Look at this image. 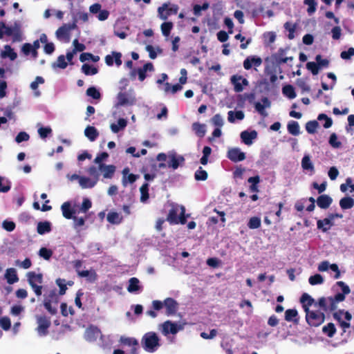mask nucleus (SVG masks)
I'll list each match as a JSON object with an SVG mask.
<instances>
[{"instance_id": "nucleus-1", "label": "nucleus", "mask_w": 354, "mask_h": 354, "mask_svg": "<svg viewBox=\"0 0 354 354\" xmlns=\"http://www.w3.org/2000/svg\"><path fill=\"white\" fill-rule=\"evenodd\" d=\"M158 328L161 333L164 336L167 337V339L171 343H174L175 342L174 335L177 334L179 331L183 330L184 328V325L179 322H174L167 320L163 322L162 324H160Z\"/></svg>"}, {"instance_id": "nucleus-2", "label": "nucleus", "mask_w": 354, "mask_h": 354, "mask_svg": "<svg viewBox=\"0 0 354 354\" xmlns=\"http://www.w3.org/2000/svg\"><path fill=\"white\" fill-rule=\"evenodd\" d=\"M141 344L145 351L153 353L160 346V338L156 333L148 332L142 336Z\"/></svg>"}, {"instance_id": "nucleus-3", "label": "nucleus", "mask_w": 354, "mask_h": 354, "mask_svg": "<svg viewBox=\"0 0 354 354\" xmlns=\"http://www.w3.org/2000/svg\"><path fill=\"white\" fill-rule=\"evenodd\" d=\"M306 320L307 323L311 326H319L321 325L325 319L324 312L313 308L311 310H306Z\"/></svg>"}, {"instance_id": "nucleus-4", "label": "nucleus", "mask_w": 354, "mask_h": 354, "mask_svg": "<svg viewBox=\"0 0 354 354\" xmlns=\"http://www.w3.org/2000/svg\"><path fill=\"white\" fill-rule=\"evenodd\" d=\"M185 213V209L183 206L174 207L169 212L167 220L171 224H185L186 223Z\"/></svg>"}, {"instance_id": "nucleus-5", "label": "nucleus", "mask_w": 354, "mask_h": 354, "mask_svg": "<svg viewBox=\"0 0 354 354\" xmlns=\"http://www.w3.org/2000/svg\"><path fill=\"white\" fill-rule=\"evenodd\" d=\"M28 281L35 293L37 296H40L42 293V286L41 284L43 282V276L41 274H36L34 272H29L27 273Z\"/></svg>"}, {"instance_id": "nucleus-6", "label": "nucleus", "mask_w": 354, "mask_h": 354, "mask_svg": "<svg viewBox=\"0 0 354 354\" xmlns=\"http://www.w3.org/2000/svg\"><path fill=\"white\" fill-rule=\"evenodd\" d=\"M178 10L177 5L166 2L158 8V16L162 20H166L169 16L177 14Z\"/></svg>"}, {"instance_id": "nucleus-7", "label": "nucleus", "mask_w": 354, "mask_h": 354, "mask_svg": "<svg viewBox=\"0 0 354 354\" xmlns=\"http://www.w3.org/2000/svg\"><path fill=\"white\" fill-rule=\"evenodd\" d=\"M3 31V35L11 36L12 42H17L22 40L20 28L16 24L14 26H7L5 24L0 25Z\"/></svg>"}, {"instance_id": "nucleus-8", "label": "nucleus", "mask_w": 354, "mask_h": 354, "mask_svg": "<svg viewBox=\"0 0 354 354\" xmlns=\"http://www.w3.org/2000/svg\"><path fill=\"white\" fill-rule=\"evenodd\" d=\"M118 104L120 106H132L136 104V99L133 90H129V93L119 92L117 96Z\"/></svg>"}, {"instance_id": "nucleus-9", "label": "nucleus", "mask_w": 354, "mask_h": 354, "mask_svg": "<svg viewBox=\"0 0 354 354\" xmlns=\"http://www.w3.org/2000/svg\"><path fill=\"white\" fill-rule=\"evenodd\" d=\"M37 327L36 330L37 334L40 337L47 335L48 333V328L50 326V321L45 316H37Z\"/></svg>"}, {"instance_id": "nucleus-10", "label": "nucleus", "mask_w": 354, "mask_h": 354, "mask_svg": "<svg viewBox=\"0 0 354 354\" xmlns=\"http://www.w3.org/2000/svg\"><path fill=\"white\" fill-rule=\"evenodd\" d=\"M184 162L185 158L183 156L178 155L174 151L168 153L167 167L171 168L173 170L177 169Z\"/></svg>"}, {"instance_id": "nucleus-11", "label": "nucleus", "mask_w": 354, "mask_h": 354, "mask_svg": "<svg viewBox=\"0 0 354 354\" xmlns=\"http://www.w3.org/2000/svg\"><path fill=\"white\" fill-rule=\"evenodd\" d=\"M320 308L324 311H333L336 309L337 306H334V299L332 297H322L319 299L318 302L314 304V308L318 309Z\"/></svg>"}, {"instance_id": "nucleus-12", "label": "nucleus", "mask_w": 354, "mask_h": 354, "mask_svg": "<svg viewBox=\"0 0 354 354\" xmlns=\"http://www.w3.org/2000/svg\"><path fill=\"white\" fill-rule=\"evenodd\" d=\"M271 106V102L269 99L266 97H264L261 99V102H256L254 103L255 110L263 117L266 118L268 115V112L266 111V109L270 108Z\"/></svg>"}, {"instance_id": "nucleus-13", "label": "nucleus", "mask_w": 354, "mask_h": 354, "mask_svg": "<svg viewBox=\"0 0 354 354\" xmlns=\"http://www.w3.org/2000/svg\"><path fill=\"white\" fill-rule=\"evenodd\" d=\"M227 157L232 162H241L245 159V153L238 147L229 149Z\"/></svg>"}, {"instance_id": "nucleus-14", "label": "nucleus", "mask_w": 354, "mask_h": 354, "mask_svg": "<svg viewBox=\"0 0 354 354\" xmlns=\"http://www.w3.org/2000/svg\"><path fill=\"white\" fill-rule=\"evenodd\" d=\"M232 84L234 85V89L236 92L243 91V86L248 85V81L241 75H233L231 77Z\"/></svg>"}, {"instance_id": "nucleus-15", "label": "nucleus", "mask_w": 354, "mask_h": 354, "mask_svg": "<svg viewBox=\"0 0 354 354\" xmlns=\"http://www.w3.org/2000/svg\"><path fill=\"white\" fill-rule=\"evenodd\" d=\"M76 27V24H66L59 28L56 31V37L58 39L68 38L69 32Z\"/></svg>"}, {"instance_id": "nucleus-16", "label": "nucleus", "mask_w": 354, "mask_h": 354, "mask_svg": "<svg viewBox=\"0 0 354 354\" xmlns=\"http://www.w3.org/2000/svg\"><path fill=\"white\" fill-rule=\"evenodd\" d=\"M120 342L130 347L131 354L138 353V341L136 338L122 336Z\"/></svg>"}, {"instance_id": "nucleus-17", "label": "nucleus", "mask_w": 354, "mask_h": 354, "mask_svg": "<svg viewBox=\"0 0 354 354\" xmlns=\"http://www.w3.org/2000/svg\"><path fill=\"white\" fill-rule=\"evenodd\" d=\"M336 285L341 288L342 291V293H337L335 295L333 299H334V306H337V303L342 301L345 299V295L348 294L350 292L349 287L345 284L343 281H338L336 283Z\"/></svg>"}, {"instance_id": "nucleus-18", "label": "nucleus", "mask_w": 354, "mask_h": 354, "mask_svg": "<svg viewBox=\"0 0 354 354\" xmlns=\"http://www.w3.org/2000/svg\"><path fill=\"white\" fill-rule=\"evenodd\" d=\"M102 336L100 330L95 326L88 328L84 334V338L86 341L92 342Z\"/></svg>"}, {"instance_id": "nucleus-19", "label": "nucleus", "mask_w": 354, "mask_h": 354, "mask_svg": "<svg viewBox=\"0 0 354 354\" xmlns=\"http://www.w3.org/2000/svg\"><path fill=\"white\" fill-rule=\"evenodd\" d=\"M301 168L304 171L312 175L315 173L314 164L310 159V156L308 154H305L301 159Z\"/></svg>"}, {"instance_id": "nucleus-20", "label": "nucleus", "mask_w": 354, "mask_h": 354, "mask_svg": "<svg viewBox=\"0 0 354 354\" xmlns=\"http://www.w3.org/2000/svg\"><path fill=\"white\" fill-rule=\"evenodd\" d=\"M164 306L168 316L174 315L178 310V303L172 298L168 297L164 300Z\"/></svg>"}, {"instance_id": "nucleus-21", "label": "nucleus", "mask_w": 354, "mask_h": 354, "mask_svg": "<svg viewBox=\"0 0 354 354\" xmlns=\"http://www.w3.org/2000/svg\"><path fill=\"white\" fill-rule=\"evenodd\" d=\"M241 139L242 142L246 145H251L253 140L257 138V132L254 130L251 131H243L241 133Z\"/></svg>"}, {"instance_id": "nucleus-22", "label": "nucleus", "mask_w": 354, "mask_h": 354, "mask_svg": "<svg viewBox=\"0 0 354 354\" xmlns=\"http://www.w3.org/2000/svg\"><path fill=\"white\" fill-rule=\"evenodd\" d=\"M115 167L113 165H100L98 170L102 174L104 178L111 179L115 172Z\"/></svg>"}, {"instance_id": "nucleus-23", "label": "nucleus", "mask_w": 354, "mask_h": 354, "mask_svg": "<svg viewBox=\"0 0 354 354\" xmlns=\"http://www.w3.org/2000/svg\"><path fill=\"white\" fill-rule=\"evenodd\" d=\"M262 64V59L256 56L248 57L243 62V67L246 70L252 68V66L259 67Z\"/></svg>"}, {"instance_id": "nucleus-24", "label": "nucleus", "mask_w": 354, "mask_h": 354, "mask_svg": "<svg viewBox=\"0 0 354 354\" xmlns=\"http://www.w3.org/2000/svg\"><path fill=\"white\" fill-rule=\"evenodd\" d=\"M122 54L118 52H112L111 55H107L105 57V62L108 66H113V62L119 67L122 64Z\"/></svg>"}, {"instance_id": "nucleus-25", "label": "nucleus", "mask_w": 354, "mask_h": 354, "mask_svg": "<svg viewBox=\"0 0 354 354\" xmlns=\"http://www.w3.org/2000/svg\"><path fill=\"white\" fill-rule=\"evenodd\" d=\"M127 290L130 293L138 294L142 290V287L140 285V281L136 277H132L129 280Z\"/></svg>"}, {"instance_id": "nucleus-26", "label": "nucleus", "mask_w": 354, "mask_h": 354, "mask_svg": "<svg viewBox=\"0 0 354 354\" xmlns=\"http://www.w3.org/2000/svg\"><path fill=\"white\" fill-rule=\"evenodd\" d=\"M0 56L3 59L8 58L10 60L14 61L17 59V54L10 45H5Z\"/></svg>"}, {"instance_id": "nucleus-27", "label": "nucleus", "mask_w": 354, "mask_h": 354, "mask_svg": "<svg viewBox=\"0 0 354 354\" xmlns=\"http://www.w3.org/2000/svg\"><path fill=\"white\" fill-rule=\"evenodd\" d=\"M334 218V215H330L328 218L323 220H319L317 223V228L322 229L323 232L328 231L333 225V221Z\"/></svg>"}, {"instance_id": "nucleus-28", "label": "nucleus", "mask_w": 354, "mask_h": 354, "mask_svg": "<svg viewBox=\"0 0 354 354\" xmlns=\"http://www.w3.org/2000/svg\"><path fill=\"white\" fill-rule=\"evenodd\" d=\"M52 230V224L50 221H40L37 223V232L40 235L50 232Z\"/></svg>"}, {"instance_id": "nucleus-29", "label": "nucleus", "mask_w": 354, "mask_h": 354, "mask_svg": "<svg viewBox=\"0 0 354 354\" xmlns=\"http://www.w3.org/2000/svg\"><path fill=\"white\" fill-rule=\"evenodd\" d=\"M97 179H93L88 177L82 176L80 178V186L82 189H90L95 186Z\"/></svg>"}, {"instance_id": "nucleus-30", "label": "nucleus", "mask_w": 354, "mask_h": 354, "mask_svg": "<svg viewBox=\"0 0 354 354\" xmlns=\"http://www.w3.org/2000/svg\"><path fill=\"white\" fill-rule=\"evenodd\" d=\"M46 301H47L48 304L53 303V305L57 306L59 303V296L55 289L51 290L47 294L44 295V302Z\"/></svg>"}, {"instance_id": "nucleus-31", "label": "nucleus", "mask_w": 354, "mask_h": 354, "mask_svg": "<svg viewBox=\"0 0 354 354\" xmlns=\"http://www.w3.org/2000/svg\"><path fill=\"white\" fill-rule=\"evenodd\" d=\"M300 301L301 303L302 304L305 312L306 310H310V307L311 306L314 308V304L315 301L308 294H303L300 299Z\"/></svg>"}, {"instance_id": "nucleus-32", "label": "nucleus", "mask_w": 354, "mask_h": 354, "mask_svg": "<svg viewBox=\"0 0 354 354\" xmlns=\"http://www.w3.org/2000/svg\"><path fill=\"white\" fill-rule=\"evenodd\" d=\"M333 202L331 197L326 194L319 196L317 200V205L322 209L328 208Z\"/></svg>"}, {"instance_id": "nucleus-33", "label": "nucleus", "mask_w": 354, "mask_h": 354, "mask_svg": "<svg viewBox=\"0 0 354 354\" xmlns=\"http://www.w3.org/2000/svg\"><path fill=\"white\" fill-rule=\"evenodd\" d=\"M5 278L9 284H13L19 281L17 271L15 268H8L5 273Z\"/></svg>"}, {"instance_id": "nucleus-34", "label": "nucleus", "mask_w": 354, "mask_h": 354, "mask_svg": "<svg viewBox=\"0 0 354 354\" xmlns=\"http://www.w3.org/2000/svg\"><path fill=\"white\" fill-rule=\"evenodd\" d=\"M85 136L91 141H95L99 136V132L92 126H88L84 130Z\"/></svg>"}, {"instance_id": "nucleus-35", "label": "nucleus", "mask_w": 354, "mask_h": 354, "mask_svg": "<svg viewBox=\"0 0 354 354\" xmlns=\"http://www.w3.org/2000/svg\"><path fill=\"white\" fill-rule=\"evenodd\" d=\"M44 83V79L41 76H37L35 81H33L30 84V88L34 91L35 97H39L41 95V92L37 90L39 84H42Z\"/></svg>"}, {"instance_id": "nucleus-36", "label": "nucleus", "mask_w": 354, "mask_h": 354, "mask_svg": "<svg viewBox=\"0 0 354 354\" xmlns=\"http://www.w3.org/2000/svg\"><path fill=\"white\" fill-rule=\"evenodd\" d=\"M127 125V120L124 118H120L117 123H113L111 124L110 128L112 132L116 133L120 130L124 129Z\"/></svg>"}, {"instance_id": "nucleus-37", "label": "nucleus", "mask_w": 354, "mask_h": 354, "mask_svg": "<svg viewBox=\"0 0 354 354\" xmlns=\"http://www.w3.org/2000/svg\"><path fill=\"white\" fill-rule=\"evenodd\" d=\"M71 219L73 221V226L74 230L77 233L80 232L83 230L82 227L85 225L86 218L73 216Z\"/></svg>"}, {"instance_id": "nucleus-38", "label": "nucleus", "mask_w": 354, "mask_h": 354, "mask_svg": "<svg viewBox=\"0 0 354 354\" xmlns=\"http://www.w3.org/2000/svg\"><path fill=\"white\" fill-rule=\"evenodd\" d=\"M244 116V113L242 111H237L236 112L230 111L227 113V120L231 123H234L235 120H242Z\"/></svg>"}, {"instance_id": "nucleus-39", "label": "nucleus", "mask_w": 354, "mask_h": 354, "mask_svg": "<svg viewBox=\"0 0 354 354\" xmlns=\"http://www.w3.org/2000/svg\"><path fill=\"white\" fill-rule=\"evenodd\" d=\"M192 129L197 136L203 138L206 133V126L204 124L194 122L192 124Z\"/></svg>"}, {"instance_id": "nucleus-40", "label": "nucleus", "mask_w": 354, "mask_h": 354, "mask_svg": "<svg viewBox=\"0 0 354 354\" xmlns=\"http://www.w3.org/2000/svg\"><path fill=\"white\" fill-rule=\"evenodd\" d=\"M71 203L68 201L64 203L61 206L63 216L67 219H71L73 216V214L74 212L71 209Z\"/></svg>"}, {"instance_id": "nucleus-41", "label": "nucleus", "mask_w": 354, "mask_h": 354, "mask_svg": "<svg viewBox=\"0 0 354 354\" xmlns=\"http://www.w3.org/2000/svg\"><path fill=\"white\" fill-rule=\"evenodd\" d=\"M287 129L288 132L293 136H298L300 133L299 123L296 121H290L288 122Z\"/></svg>"}, {"instance_id": "nucleus-42", "label": "nucleus", "mask_w": 354, "mask_h": 354, "mask_svg": "<svg viewBox=\"0 0 354 354\" xmlns=\"http://www.w3.org/2000/svg\"><path fill=\"white\" fill-rule=\"evenodd\" d=\"M67 66L68 62L66 60L65 56L63 55H59L57 57V62L52 64V67L53 69H55L57 68L64 69L67 67Z\"/></svg>"}, {"instance_id": "nucleus-43", "label": "nucleus", "mask_w": 354, "mask_h": 354, "mask_svg": "<svg viewBox=\"0 0 354 354\" xmlns=\"http://www.w3.org/2000/svg\"><path fill=\"white\" fill-rule=\"evenodd\" d=\"M106 219L111 224H119L122 222V217L120 214L111 212L107 214Z\"/></svg>"}, {"instance_id": "nucleus-44", "label": "nucleus", "mask_w": 354, "mask_h": 354, "mask_svg": "<svg viewBox=\"0 0 354 354\" xmlns=\"http://www.w3.org/2000/svg\"><path fill=\"white\" fill-rule=\"evenodd\" d=\"M340 190L344 193H346L348 191L350 192L354 191V184L353 183V179L351 178H348L346 180V183L340 185Z\"/></svg>"}, {"instance_id": "nucleus-45", "label": "nucleus", "mask_w": 354, "mask_h": 354, "mask_svg": "<svg viewBox=\"0 0 354 354\" xmlns=\"http://www.w3.org/2000/svg\"><path fill=\"white\" fill-rule=\"evenodd\" d=\"M297 311L295 309H288L285 312V319L288 322H297Z\"/></svg>"}, {"instance_id": "nucleus-46", "label": "nucleus", "mask_w": 354, "mask_h": 354, "mask_svg": "<svg viewBox=\"0 0 354 354\" xmlns=\"http://www.w3.org/2000/svg\"><path fill=\"white\" fill-rule=\"evenodd\" d=\"M82 72L86 75H93L97 73L98 70L97 68L90 66L87 64H84L82 66Z\"/></svg>"}, {"instance_id": "nucleus-47", "label": "nucleus", "mask_w": 354, "mask_h": 354, "mask_svg": "<svg viewBox=\"0 0 354 354\" xmlns=\"http://www.w3.org/2000/svg\"><path fill=\"white\" fill-rule=\"evenodd\" d=\"M80 60L82 62L90 60H91L93 62H97L100 60V57L93 55L90 53H82L80 56Z\"/></svg>"}, {"instance_id": "nucleus-48", "label": "nucleus", "mask_w": 354, "mask_h": 354, "mask_svg": "<svg viewBox=\"0 0 354 354\" xmlns=\"http://www.w3.org/2000/svg\"><path fill=\"white\" fill-rule=\"evenodd\" d=\"M283 94L288 97L289 99H294L296 97V93L294 87L292 85H286L282 88Z\"/></svg>"}, {"instance_id": "nucleus-49", "label": "nucleus", "mask_w": 354, "mask_h": 354, "mask_svg": "<svg viewBox=\"0 0 354 354\" xmlns=\"http://www.w3.org/2000/svg\"><path fill=\"white\" fill-rule=\"evenodd\" d=\"M354 201L351 197H344L339 201V205L342 209H350L353 206Z\"/></svg>"}, {"instance_id": "nucleus-50", "label": "nucleus", "mask_w": 354, "mask_h": 354, "mask_svg": "<svg viewBox=\"0 0 354 354\" xmlns=\"http://www.w3.org/2000/svg\"><path fill=\"white\" fill-rule=\"evenodd\" d=\"M304 4L308 6L307 12L312 15L317 9V3L316 0H304Z\"/></svg>"}, {"instance_id": "nucleus-51", "label": "nucleus", "mask_w": 354, "mask_h": 354, "mask_svg": "<svg viewBox=\"0 0 354 354\" xmlns=\"http://www.w3.org/2000/svg\"><path fill=\"white\" fill-rule=\"evenodd\" d=\"M78 275L81 277H86L90 281H94L96 279V274L93 270L78 271Z\"/></svg>"}, {"instance_id": "nucleus-52", "label": "nucleus", "mask_w": 354, "mask_h": 354, "mask_svg": "<svg viewBox=\"0 0 354 354\" xmlns=\"http://www.w3.org/2000/svg\"><path fill=\"white\" fill-rule=\"evenodd\" d=\"M324 280L323 277L319 274H315L310 276L308 279V282L311 286L320 285L324 283Z\"/></svg>"}, {"instance_id": "nucleus-53", "label": "nucleus", "mask_w": 354, "mask_h": 354, "mask_svg": "<svg viewBox=\"0 0 354 354\" xmlns=\"http://www.w3.org/2000/svg\"><path fill=\"white\" fill-rule=\"evenodd\" d=\"M140 191V194H141L140 201L142 203H145L147 201V199L149 198V193H148L149 184L147 183H144L141 186Z\"/></svg>"}, {"instance_id": "nucleus-54", "label": "nucleus", "mask_w": 354, "mask_h": 354, "mask_svg": "<svg viewBox=\"0 0 354 354\" xmlns=\"http://www.w3.org/2000/svg\"><path fill=\"white\" fill-rule=\"evenodd\" d=\"M317 120L323 123V127L326 129H328L331 127L333 122L331 118H328L326 114L322 113L318 115Z\"/></svg>"}, {"instance_id": "nucleus-55", "label": "nucleus", "mask_w": 354, "mask_h": 354, "mask_svg": "<svg viewBox=\"0 0 354 354\" xmlns=\"http://www.w3.org/2000/svg\"><path fill=\"white\" fill-rule=\"evenodd\" d=\"M284 28L289 32L288 35V39H293L295 38L296 26L290 22H286L284 24Z\"/></svg>"}, {"instance_id": "nucleus-56", "label": "nucleus", "mask_w": 354, "mask_h": 354, "mask_svg": "<svg viewBox=\"0 0 354 354\" xmlns=\"http://www.w3.org/2000/svg\"><path fill=\"white\" fill-rule=\"evenodd\" d=\"M86 95L95 100H100L101 97L100 91L94 86L89 87L87 89Z\"/></svg>"}, {"instance_id": "nucleus-57", "label": "nucleus", "mask_w": 354, "mask_h": 354, "mask_svg": "<svg viewBox=\"0 0 354 354\" xmlns=\"http://www.w3.org/2000/svg\"><path fill=\"white\" fill-rule=\"evenodd\" d=\"M194 177L196 180H205L207 178V173L200 167L196 171Z\"/></svg>"}, {"instance_id": "nucleus-58", "label": "nucleus", "mask_w": 354, "mask_h": 354, "mask_svg": "<svg viewBox=\"0 0 354 354\" xmlns=\"http://www.w3.org/2000/svg\"><path fill=\"white\" fill-rule=\"evenodd\" d=\"M261 223L260 218L254 216L249 220L248 226L250 229H257L261 226Z\"/></svg>"}, {"instance_id": "nucleus-59", "label": "nucleus", "mask_w": 354, "mask_h": 354, "mask_svg": "<svg viewBox=\"0 0 354 354\" xmlns=\"http://www.w3.org/2000/svg\"><path fill=\"white\" fill-rule=\"evenodd\" d=\"M173 28L171 22H164L161 25V31L164 36L167 37L169 35L170 32Z\"/></svg>"}, {"instance_id": "nucleus-60", "label": "nucleus", "mask_w": 354, "mask_h": 354, "mask_svg": "<svg viewBox=\"0 0 354 354\" xmlns=\"http://www.w3.org/2000/svg\"><path fill=\"white\" fill-rule=\"evenodd\" d=\"M318 122L316 120L309 121L306 124V129L309 133H314L318 127Z\"/></svg>"}, {"instance_id": "nucleus-61", "label": "nucleus", "mask_w": 354, "mask_h": 354, "mask_svg": "<svg viewBox=\"0 0 354 354\" xmlns=\"http://www.w3.org/2000/svg\"><path fill=\"white\" fill-rule=\"evenodd\" d=\"M39 255L45 260H49L53 255V251L46 248H41L39 251Z\"/></svg>"}, {"instance_id": "nucleus-62", "label": "nucleus", "mask_w": 354, "mask_h": 354, "mask_svg": "<svg viewBox=\"0 0 354 354\" xmlns=\"http://www.w3.org/2000/svg\"><path fill=\"white\" fill-rule=\"evenodd\" d=\"M306 68L308 70H309L313 75H315L319 73V66L317 64V62H309L306 64Z\"/></svg>"}, {"instance_id": "nucleus-63", "label": "nucleus", "mask_w": 354, "mask_h": 354, "mask_svg": "<svg viewBox=\"0 0 354 354\" xmlns=\"http://www.w3.org/2000/svg\"><path fill=\"white\" fill-rule=\"evenodd\" d=\"M323 332L326 333L328 337H331L335 333V328L333 324H328L326 326L323 327Z\"/></svg>"}, {"instance_id": "nucleus-64", "label": "nucleus", "mask_w": 354, "mask_h": 354, "mask_svg": "<svg viewBox=\"0 0 354 354\" xmlns=\"http://www.w3.org/2000/svg\"><path fill=\"white\" fill-rule=\"evenodd\" d=\"M91 201L88 198H85L83 199L82 203L80 208V211L82 213H86L91 207Z\"/></svg>"}]
</instances>
